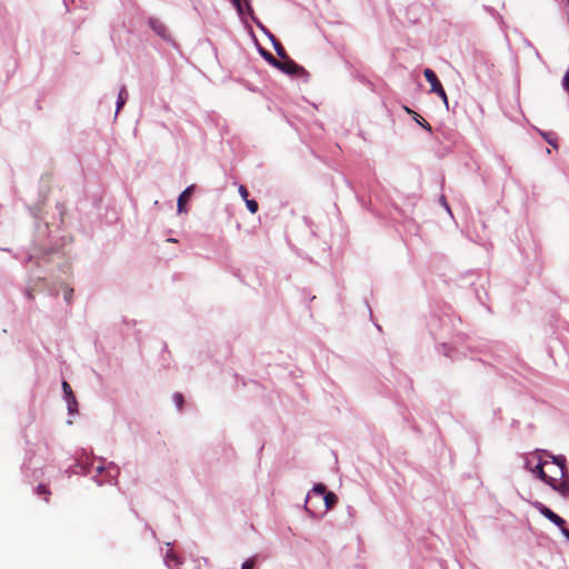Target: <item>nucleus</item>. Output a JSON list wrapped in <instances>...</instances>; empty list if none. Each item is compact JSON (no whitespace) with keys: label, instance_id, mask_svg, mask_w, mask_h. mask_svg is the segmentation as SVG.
<instances>
[{"label":"nucleus","instance_id":"nucleus-1","mask_svg":"<svg viewBox=\"0 0 569 569\" xmlns=\"http://www.w3.org/2000/svg\"><path fill=\"white\" fill-rule=\"evenodd\" d=\"M547 485L562 496L569 495V476L562 458L553 457V461L549 462Z\"/></svg>","mask_w":569,"mask_h":569},{"label":"nucleus","instance_id":"nucleus-2","mask_svg":"<svg viewBox=\"0 0 569 569\" xmlns=\"http://www.w3.org/2000/svg\"><path fill=\"white\" fill-rule=\"evenodd\" d=\"M423 76H425L426 80L431 86L430 91L437 93L442 99L445 104H448V98H447L446 91H445L441 82L439 81L437 74L435 73V71L427 68L423 71Z\"/></svg>","mask_w":569,"mask_h":569},{"label":"nucleus","instance_id":"nucleus-3","mask_svg":"<svg viewBox=\"0 0 569 569\" xmlns=\"http://www.w3.org/2000/svg\"><path fill=\"white\" fill-rule=\"evenodd\" d=\"M533 507L548 520L555 523L560 530L565 527L566 521L556 512H553L550 508L546 507L542 502L536 501L533 502Z\"/></svg>","mask_w":569,"mask_h":569},{"label":"nucleus","instance_id":"nucleus-4","mask_svg":"<svg viewBox=\"0 0 569 569\" xmlns=\"http://www.w3.org/2000/svg\"><path fill=\"white\" fill-rule=\"evenodd\" d=\"M276 68L290 76H299L307 73L303 67L297 64L289 57L283 60H279L278 66Z\"/></svg>","mask_w":569,"mask_h":569},{"label":"nucleus","instance_id":"nucleus-5","mask_svg":"<svg viewBox=\"0 0 569 569\" xmlns=\"http://www.w3.org/2000/svg\"><path fill=\"white\" fill-rule=\"evenodd\" d=\"M194 184H191L189 187H187L179 196L178 198V212L179 213H182V212H186V203L189 201V199L191 198L193 191H194Z\"/></svg>","mask_w":569,"mask_h":569},{"label":"nucleus","instance_id":"nucleus-6","mask_svg":"<svg viewBox=\"0 0 569 569\" xmlns=\"http://www.w3.org/2000/svg\"><path fill=\"white\" fill-rule=\"evenodd\" d=\"M231 2L237 8V11L240 16H243L246 12L252 13V8L249 3V0H231Z\"/></svg>","mask_w":569,"mask_h":569},{"label":"nucleus","instance_id":"nucleus-7","mask_svg":"<svg viewBox=\"0 0 569 569\" xmlns=\"http://www.w3.org/2000/svg\"><path fill=\"white\" fill-rule=\"evenodd\" d=\"M546 467L549 468V462L539 463L536 466V468L532 470L533 473L537 475L539 479H541L543 482L547 483L548 480V472L546 471Z\"/></svg>","mask_w":569,"mask_h":569},{"label":"nucleus","instance_id":"nucleus-8","mask_svg":"<svg viewBox=\"0 0 569 569\" xmlns=\"http://www.w3.org/2000/svg\"><path fill=\"white\" fill-rule=\"evenodd\" d=\"M322 498L326 505V510L331 509L338 500L337 496L331 491L327 492Z\"/></svg>","mask_w":569,"mask_h":569},{"label":"nucleus","instance_id":"nucleus-9","mask_svg":"<svg viewBox=\"0 0 569 569\" xmlns=\"http://www.w3.org/2000/svg\"><path fill=\"white\" fill-rule=\"evenodd\" d=\"M128 98V92L124 87L120 89L118 101H117V113L120 111V109L124 106Z\"/></svg>","mask_w":569,"mask_h":569},{"label":"nucleus","instance_id":"nucleus-10","mask_svg":"<svg viewBox=\"0 0 569 569\" xmlns=\"http://www.w3.org/2000/svg\"><path fill=\"white\" fill-rule=\"evenodd\" d=\"M62 389H63V392L67 397V400L68 402L70 403L71 401L74 402V396L72 393V389H71V386L67 382V381H63L62 382Z\"/></svg>","mask_w":569,"mask_h":569},{"label":"nucleus","instance_id":"nucleus-11","mask_svg":"<svg viewBox=\"0 0 569 569\" xmlns=\"http://www.w3.org/2000/svg\"><path fill=\"white\" fill-rule=\"evenodd\" d=\"M328 491L326 490V486L322 483H318L312 489V495L319 498H322Z\"/></svg>","mask_w":569,"mask_h":569},{"label":"nucleus","instance_id":"nucleus-12","mask_svg":"<svg viewBox=\"0 0 569 569\" xmlns=\"http://www.w3.org/2000/svg\"><path fill=\"white\" fill-rule=\"evenodd\" d=\"M37 493L39 496H43L44 497V500L48 501L49 500V496H50V490L47 488V486L44 485H39L37 487Z\"/></svg>","mask_w":569,"mask_h":569},{"label":"nucleus","instance_id":"nucleus-13","mask_svg":"<svg viewBox=\"0 0 569 569\" xmlns=\"http://www.w3.org/2000/svg\"><path fill=\"white\" fill-rule=\"evenodd\" d=\"M246 201V204H247V208L248 210L251 212V213H256L258 211V202L256 200H244Z\"/></svg>","mask_w":569,"mask_h":569},{"label":"nucleus","instance_id":"nucleus-14","mask_svg":"<svg viewBox=\"0 0 569 569\" xmlns=\"http://www.w3.org/2000/svg\"><path fill=\"white\" fill-rule=\"evenodd\" d=\"M262 54L270 64H272L273 67L278 66L279 60L274 58L270 52L264 51Z\"/></svg>","mask_w":569,"mask_h":569},{"label":"nucleus","instance_id":"nucleus-15","mask_svg":"<svg viewBox=\"0 0 569 569\" xmlns=\"http://www.w3.org/2000/svg\"><path fill=\"white\" fill-rule=\"evenodd\" d=\"M274 48H276L277 54L281 58V60L288 58V54H287L284 48L281 46V43H277Z\"/></svg>","mask_w":569,"mask_h":569},{"label":"nucleus","instance_id":"nucleus-16","mask_svg":"<svg viewBox=\"0 0 569 569\" xmlns=\"http://www.w3.org/2000/svg\"><path fill=\"white\" fill-rule=\"evenodd\" d=\"M415 120L423 128L426 129L427 131L431 132V126L429 124L428 121H426L425 119H422L420 116L419 117H416Z\"/></svg>","mask_w":569,"mask_h":569},{"label":"nucleus","instance_id":"nucleus-17","mask_svg":"<svg viewBox=\"0 0 569 569\" xmlns=\"http://www.w3.org/2000/svg\"><path fill=\"white\" fill-rule=\"evenodd\" d=\"M173 400L178 407V409H182V406H183V396L179 392L174 393L173 395Z\"/></svg>","mask_w":569,"mask_h":569},{"label":"nucleus","instance_id":"nucleus-18","mask_svg":"<svg viewBox=\"0 0 569 569\" xmlns=\"http://www.w3.org/2000/svg\"><path fill=\"white\" fill-rule=\"evenodd\" d=\"M254 567V559H248L243 562L241 569H253Z\"/></svg>","mask_w":569,"mask_h":569},{"label":"nucleus","instance_id":"nucleus-19","mask_svg":"<svg viewBox=\"0 0 569 569\" xmlns=\"http://www.w3.org/2000/svg\"><path fill=\"white\" fill-rule=\"evenodd\" d=\"M239 193L244 200L248 199L249 192L244 186L239 187Z\"/></svg>","mask_w":569,"mask_h":569},{"label":"nucleus","instance_id":"nucleus-20","mask_svg":"<svg viewBox=\"0 0 569 569\" xmlns=\"http://www.w3.org/2000/svg\"><path fill=\"white\" fill-rule=\"evenodd\" d=\"M563 88L569 91V70L566 72L563 77Z\"/></svg>","mask_w":569,"mask_h":569},{"label":"nucleus","instance_id":"nucleus-21","mask_svg":"<svg viewBox=\"0 0 569 569\" xmlns=\"http://www.w3.org/2000/svg\"><path fill=\"white\" fill-rule=\"evenodd\" d=\"M405 110H406V112H408L409 114H412L413 119H415L416 117H419V114H418L417 112H415L413 110H411V109H410V108H408V107H405Z\"/></svg>","mask_w":569,"mask_h":569},{"label":"nucleus","instance_id":"nucleus-22","mask_svg":"<svg viewBox=\"0 0 569 569\" xmlns=\"http://www.w3.org/2000/svg\"><path fill=\"white\" fill-rule=\"evenodd\" d=\"M561 532L569 540V530L566 528V526L561 529Z\"/></svg>","mask_w":569,"mask_h":569},{"label":"nucleus","instance_id":"nucleus-23","mask_svg":"<svg viewBox=\"0 0 569 569\" xmlns=\"http://www.w3.org/2000/svg\"><path fill=\"white\" fill-rule=\"evenodd\" d=\"M72 292H73V290L71 289V290H69V291L66 293V296H64L66 300H68V301H69V300L71 299V297H72Z\"/></svg>","mask_w":569,"mask_h":569},{"label":"nucleus","instance_id":"nucleus-24","mask_svg":"<svg viewBox=\"0 0 569 569\" xmlns=\"http://www.w3.org/2000/svg\"><path fill=\"white\" fill-rule=\"evenodd\" d=\"M310 501H311V497H310V496H308V497H307V499H306V509H307V510H309V507H308V506H309Z\"/></svg>","mask_w":569,"mask_h":569}]
</instances>
